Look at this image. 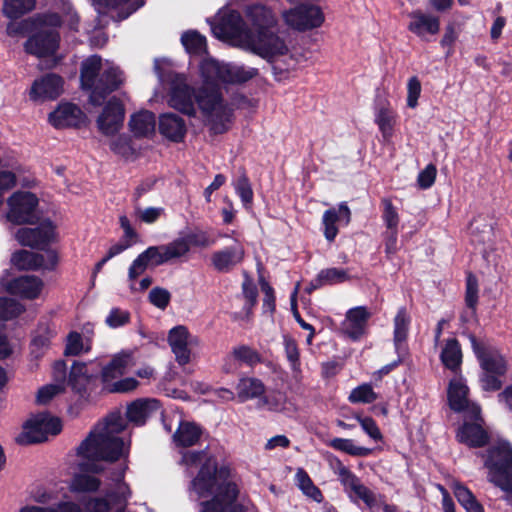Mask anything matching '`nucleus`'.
Returning <instances> with one entry per match:
<instances>
[{"label": "nucleus", "mask_w": 512, "mask_h": 512, "mask_svg": "<svg viewBox=\"0 0 512 512\" xmlns=\"http://www.w3.org/2000/svg\"><path fill=\"white\" fill-rule=\"evenodd\" d=\"M126 428V421L119 413L110 414L98 423L77 448L78 456L84 462L79 463L81 470L101 473L106 468L99 461H119L117 468L109 469L106 497L113 506H126L132 491L124 481L128 469L127 458L130 442L120 437Z\"/></svg>", "instance_id": "1"}, {"label": "nucleus", "mask_w": 512, "mask_h": 512, "mask_svg": "<svg viewBox=\"0 0 512 512\" xmlns=\"http://www.w3.org/2000/svg\"><path fill=\"white\" fill-rule=\"evenodd\" d=\"M211 29L217 38L268 61H274L290 51L287 41L272 29L253 33L237 11L221 12L218 22L211 24Z\"/></svg>", "instance_id": "2"}, {"label": "nucleus", "mask_w": 512, "mask_h": 512, "mask_svg": "<svg viewBox=\"0 0 512 512\" xmlns=\"http://www.w3.org/2000/svg\"><path fill=\"white\" fill-rule=\"evenodd\" d=\"M224 65L213 58H205L199 65L202 87L197 92V106L207 119L214 133L228 130L233 110L224 101L218 83L224 80Z\"/></svg>", "instance_id": "3"}, {"label": "nucleus", "mask_w": 512, "mask_h": 512, "mask_svg": "<svg viewBox=\"0 0 512 512\" xmlns=\"http://www.w3.org/2000/svg\"><path fill=\"white\" fill-rule=\"evenodd\" d=\"M124 82L122 72L108 61L91 56L81 66V83L84 89L91 91L90 102L100 105L107 94L118 89Z\"/></svg>", "instance_id": "4"}, {"label": "nucleus", "mask_w": 512, "mask_h": 512, "mask_svg": "<svg viewBox=\"0 0 512 512\" xmlns=\"http://www.w3.org/2000/svg\"><path fill=\"white\" fill-rule=\"evenodd\" d=\"M181 463L186 467L201 464L199 473L191 482V489L199 498L209 497L229 483L221 480V475L217 472L216 461L209 457L204 450L185 452L182 455Z\"/></svg>", "instance_id": "5"}, {"label": "nucleus", "mask_w": 512, "mask_h": 512, "mask_svg": "<svg viewBox=\"0 0 512 512\" xmlns=\"http://www.w3.org/2000/svg\"><path fill=\"white\" fill-rule=\"evenodd\" d=\"M484 466L488 479L504 493L505 501L512 505V448L507 441H498L487 451Z\"/></svg>", "instance_id": "6"}, {"label": "nucleus", "mask_w": 512, "mask_h": 512, "mask_svg": "<svg viewBox=\"0 0 512 512\" xmlns=\"http://www.w3.org/2000/svg\"><path fill=\"white\" fill-rule=\"evenodd\" d=\"M158 76L161 82L167 81L170 85L169 106L188 116H195L197 93L188 85L186 77L176 73H169L167 79L162 74Z\"/></svg>", "instance_id": "7"}, {"label": "nucleus", "mask_w": 512, "mask_h": 512, "mask_svg": "<svg viewBox=\"0 0 512 512\" xmlns=\"http://www.w3.org/2000/svg\"><path fill=\"white\" fill-rule=\"evenodd\" d=\"M62 429L60 420L48 413H39L29 418L23 425V431L18 436L20 444L43 442L50 435H57Z\"/></svg>", "instance_id": "8"}, {"label": "nucleus", "mask_w": 512, "mask_h": 512, "mask_svg": "<svg viewBox=\"0 0 512 512\" xmlns=\"http://www.w3.org/2000/svg\"><path fill=\"white\" fill-rule=\"evenodd\" d=\"M39 200L28 191L14 192L7 199L6 219L13 224H30L37 219Z\"/></svg>", "instance_id": "9"}, {"label": "nucleus", "mask_w": 512, "mask_h": 512, "mask_svg": "<svg viewBox=\"0 0 512 512\" xmlns=\"http://www.w3.org/2000/svg\"><path fill=\"white\" fill-rule=\"evenodd\" d=\"M335 473L352 501H363L370 509L382 503V496L366 487L342 462L337 461Z\"/></svg>", "instance_id": "10"}, {"label": "nucleus", "mask_w": 512, "mask_h": 512, "mask_svg": "<svg viewBox=\"0 0 512 512\" xmlns=\"http://www.w3.org/2000/svg\"><path fill=\"white\" fill-rule=\"evenodd\" d=\"M285 24L295 30L305 31L320 27L324 22L321 9L314 5H302L282 12Z\"/></svg>", "instance_id": "11"}, {"label": "nucleus", "mask_w": 512, "mask_h": 512, "mask_svg": "<svg viewBox=\"0 0 512 512\" xmlns=\"http://www.w3.org/2000/svg\"><path fill=\"white\" fill-rule=\"evenodd\" d=\"M469 388L465 379L457 375L449 382L447 397L449 407L455 412H463L464 415L478 416L480 407L468 398Z\"/></svg>", "instance_id": "12"}, {"label": "nucleus", "mask_w": 512, "mask_h": 512, "mask_svg": "<svg viewBox=\"0 0 512 512\" xmlns=\"http://www.w3.org/2000/svg\"><path fill=\"white\" fill-rule=\"evenodd\" d=\"M168 343L178 364L186 365L191 359V349L199 344V339L179 325L169 331Z\"/></svg>", "instance_id": "13"}, {"label": "nucleus", "mask_w": 512, "mask_h": 512, "mask_svg": "<svg viewBox=\"0 0 512 512\" xmlns=\"http://www.w3.org/2000/svg\"><path fill=\"white\" fill-rule=\"evenodd\" d=\"M64 91V81L56 74H46L34 80L29 97L35 102L55 100Z\"/></svg>", "instance_id": "14"}, {"label": "nucleus", "mask_w": 512, "mask_h": 512, "mask_svg": "<svg viewBox=\"0 0 512 512\" xmlns=\"http://www.w3.org/2000/svg\"><path fill=\"white\" fill-rule=\"evenodd\" d=\"M470 341L474 353L476 354L482 371L504 375L507 371V362L500 352L477 341L474 336H470Z\"/></svg>", "instance_id": "15"}, {"label": "nucleus", "mask_w": 512, "mask_h": 512, "mask_svg": "<svg viewBox=\"0 0 512 512\" xmlns=\"http://www.w3.org/2000/svg\"><path fill=\"white\" fill-rule=\"evenodd\" d=\"M211 496V500L201 502L200 512H244L242 506L235 502L237 488L233 483H228Z\"/></svg>", "instance_id": "16"}, {"label": "nucleus", "mask_w": 512, "mask_h": 512, "mask_svg": "<svg viewBox=\"0 0 512 512\" xmlns=\"http://www.w3.org/2000/svg\"><path fill=\"white\" fill-rule=\"evenodd\" d=\"M15 238L23 246L42 248L55 240V227L51 221H44L36 228L18 229Z\"/></svg>", "instance_id": "17"}, {"label": "nucleus", "mask_w": 512, "mask_h": 512, "mask_svg": "<svg viewBox=\"0 0 512 512\" xmlns=\"http://www.w3.org/2000/svg\"><path fill=\"white\" fill-rule=\"evenodd\" d=\"M59 39V34L56 31L42 28L29 37L24 47L27 53L41 58L56 52L59 46Z\"/></svg>", "instance_id": "18"}, {"label": "nucleus", "mask_w": 512, "mask_h": 512, "mask_svg": "<svg viewBox=\"0 0 512 512\" xmlns=\"http://www.w3.org/2000/svg\"><path fill=\"white\" fill-rule=\"evenodd\" d=\"M124 116L125 110L123 104L113 97L107 102L103 111L98 116V129L105 135H114L121 129Z\"/></svg>", "instance_id": "19"}, {"label": "nucleus", "mask_w": 512, "mask_h": 512, "mask_svg": "<svg viewBox=\"0 0 512 512\" xmlns=\"http://www.w3.org/2000/svg\"><path fill=\"white\" fill-rule=\"evenodd\" d=\"M465 421L458 429L456 438L469 447H481L488 441L487 431L482 426L480 413L478 416L464 415Z\"/></svg>", "instance_id": "20"}, {"label": "nucleus", "mask_w": 512, "mask_h": 512, "mask_svg": "<svg viewBox=\"0 0 512 512\" xmlns=\"http://www.w3.org/2000/svg\"><path fill=\"white\" fill-rule=\"evenodd\" d=\"M85 119L82 110L70 102H61L48 116L49 123L57 129L79 126Z\"/></svg>", "instance_id": "21"}, {"label": "nucleus", "mask_w": 512, "mask_h": 512, "mask_svg": "<svg viewBox=\"0 0 512 512\" xmlns=\"http://www.w3.org/2000/svg\"><path fill=\"white\" fill-rule=\"evenodd\" d=\"M135 365L136 359L133 350H122L114 354L101 370L102 383L122 377Z\"/></svg>", "instance_id": "22"}, {"label": "nucleus", "mask_w": 512, "mask_h": 512, "mask_svg": "<svg viewBox=\"0 0 512 512\" xmlns=\"http://www.w3.org/2000/svg\"><path fill=\"white\" fill-rule=\"evenodd\" d=\"M244 13L245 17L254 28L253 33H259V30L265 31L272 29L278 23L276 13L270 7L260 3L247 5Z\"/></svg>", "instance_id": "23"}, {"label": "nucleus", "mask_w": 512, "mask_h": 512, "mask_svg": "<svg viewBox=\"0 0 512 512\" xmlns=\"http://www.w3.org/2000/svg\"><path fill=\"white\" fill-rule=\"evenodd\" d=\"M370 316V312L364 306H358L348 310L341 324L342 333L353 340H358L364 335Z\"/></svg>", "instance_id": "24"}, {"label": "nucleus", "mask_w": 512, "mask_h": 512, "mask_svg": "<svg viewBox=\"0 0 512 512\" xmlns=\"http://www.w3.org/2000/svg\"><path fill=\"white\" fill-rule=\"evenodd\" d=\"M245 257L244 246L237 240L233 245L216 251L211 255V262L214 268L220 272H228L240 264Z\"/></svg>", "instance_id": "25"}, {"label": "nucleus", "mask_w": 512, "mask_h": 512, "mask_svg": "<svg viewBox=\"0 0 512 512\" xmlns=\"http://www.w3.org/2000/svg\"><path fill=\"white\" fill-rule=\"evenodd\" d=\"M43 288L42 281L36 276L25 275L5 284V289L12 295L24 299L37 298Z\"/></svg>", "instance_id": "26"}, {"label": "nucleus", "mask_w": 512, "mask_h": 512, "mask_svg": "<svg viewBox=\"0 0 512 512\" xmlns=\"http://www.w3.org/2000/svg\"><path fill=\"white\" fill-rule=\"evenodd\" d=\"M350 220L351 212L346 203H341L338 209L331 208L326 210L322 217L325 238L332 242L338 234L337 223L343 222L345 225H348Z\"/></svg>", "instance_id": "27"}, {"label": "nucleus", "mask_w": 512, "mask_h": 512, "mask_svg": "<svg viewBox=\"0 0 512 512\" xmlns=\"http://www.w3.org/2000/svg\"><path fill=\"white\" fill-rule=\"evenodd\" d=\"M408 29L420 38L427 34L435 35L440 30V20L437 16L426 14L420 10L413 11L410 15Z\"/></svg>", "instance_id": "28"}, {"label": "nucleus", "mask_w": 512, "mask_h": 512, "mask_svg": "<svg viewBox=\"0 0 512 512\" xmlns=\"http://www.w3.org/2000/svg\"><path fill=\"white\" fill-rule=\"evenodd\" d=\"M374 121L384 140L388 141L393 136L394 126L397 121V114L392 109L389 101L384 100L376 104Z\"/></svg>", "instance_id": "29"}, {"label": "nucleus", "mask_w": 512, "mask_h": 512, "mask_svg": "<svg viewBox=\"0 0 512 512\" xmlns=\"http://www.w3.org/2000/svg\"><path fill=\"white\" fill-rule=\"evenodd\" d=\"M159 131L165 138L180 142L186 134V124L180 116L165 113L159 117Z\"/></svg>", "instance_id": "30"}, {"label": "nucleus", "mask_w": 512, "mask_h": 512, "mask_svg": "<svg viewBox=\"0 0 512 512\" xmlns=\"http://www.w3.org/2000/svg\"><path fill=\"white\" fill-rule=\"evenodd\" d=\"M94 365V362H75L71 366L68 382L74 390L79 392L84 390L97 375V368L92 367Z\"/></svg>", "instance_id": "31"}, {"label": "nucleus", "mask_w": 512, "mask_h": 512, "mask_svg": "<svg viewBox=\"0 0 512 512\" xmlns=\"http://www.w3.org/2000/svg\"><path fill=\"white\" fill-rule=\"evenodd\" d=\"M128 126L135 137H150L155 133V115L147 110L134 113L129 119Z\"/></svg>", "instance_id": "32"}, {"label": "nucleus", "mask_w": 512, "mask_h": 512, "mask_svg": "<svg viewBox=\"0 0 512 512\" xmlns=\"http://www.w3.org/2000/svg\"><path fill=\"white\" fill-rule=\"evenodd\" d=\"M202 435L201 428L193 422L181 421L173 434V443L177 447L196 445Z\"/></svg>", "instance_id": "33"}, {"label": "nucleus", "mask_w": 512, "mask_h": 512, "mask_svg": "<svg viewBox=\"0 0 512 512\" xmlns=\"http://www.w3.org/2000/svg\"><path fill=\"white\" fill-rule=\"evenodd\" d=\"M158 408V401L155 399H137L128 405L126 415L129 421L141 425Z\"/></svg>", "instance_id": "34"}, {"label": "nucleus", "mask_w": 512, "mask_h": 512, "mask_svg": "<svg viewBox=\"0 0 512 512\" xmlns=\"http://www.w3.org/2000/svg\"><path fill=\"white\" fill-rule=\"evenodd\" d=\"M43 22L46 26L66 25L70 30L77 31L79 25V16L72 5L64 2L61 7V16L58 14H47L44 16Z\"/></svg>", "instance_id": "35"}, {"label": "nucleus", "mask_w": 512, "mask_h": 512, "mask_svg": "<svg viewBox=\"0 0 512 512\" xmlns=\"http://www.w3.org/2000/svg\"><path fill=\"white\" fill-rule=\"evenodd\" d=\"M222 73H224V84H241L254 78L258 70L244 65L225 63Z\"/></svg>", "instance_id": "36"}, {"label": "nucleus", "mask_w": 512, "mask_h": 512, "mask_svg": "<svg viewBox=\"0 0 512 512\" xmlns=\"http://www.w3.org/2000/svg\"><path fill=\"white\" fill-rule=\"evenodd\" d=\"M232 360L244 363L249 366H253L261 361L260 354L250 346L239 345L232 349L231 353L226 358V364L223 369L229 373L232 371L231 365L228 363Z\"/></svg>", "instance_id": "37"}, {"label": "nucleus", "mask_w": 512, "mask_h": 512, "mask_svg": "<svg viewBox=\"0 0 512 512\" xmlns=\"http://www.w3.org/2000/svg\"><path fill=\"white\" fill-rule=\"evenodd\" d=\"M440 357L446 368L456 371L462 363V351L458 341L456 339L447 340Z\"/></svg>", "instance_id": "38"}, {"label": "nucleus", "mask_w": 512, "mask_h": 512, "mask_svg": "<svg viewBox=\"0 0 512 512\" xmlns=\"http://www.w3.org/2000/svg\"><path fill=\"white\" fill-rule=\"evenodd\" d=\"M237 396L241 402L256 398L264 393L263 383L256 378L243 377L237 384Z\"/></svg>", "instance_id": "39"}, {"label": "nucleus", "mask_w": 512, "mask_h": 512, "mask_svg": "<svg viewBox=\"0 0 512 512\" xmlns=\"http://www.w3.org/2000/svg\"><path fill=\"white\" fill-rule=\"evenodd\" d=\"M101 480L89 474L74 475L69 483V490L73 493H93L99 490Z\"/></svg>", "instance_id": "40"}, {"label": "nucleus", "mask_w": 512, "mask_h": 512, "mask_svg": "<svg viewBox=\"0 0 512 512\" xmlns=\"http://www.w3.org/2000/svg\"><path fill=\"white\" fill-rule=\"evenodd\" d=\"M11 261L15 267L21 270H33L44 267L43 256L27 250L14 253Z\"/></svg>", "instance_id": "41"}, {"label": "nucleus", "mask_w": 512, "mask_h": 512, "mask_svg": "<svg viewBox=\"0 0 512 512\" xmlns=\"http://www.w3.org/2000/svg\"><path fill=\"white\" fill-rule=\"evenodd\" d=\"M36 6V0H4L2 12L10 19H17L32 11Z\"/></svg>", "instance_id": "42"}, {"label": "nucleus", "mask_w": 512, "mask_h": 512, "mask_svg": "<svg viewBox=\"0 0 512 512\" xmlns=\"http://www.w3.org/2000/svg\"><path fill=\"white\" fill-rule=\"evenodd\" d=\"M327 444L335 450L355 457H365L372 452L370 448L358 446L352 439L347 438H334L331 439Z\"/></svg>", "instance_id": "43"}, {"label": "nucleus", "mask_w": 512, "mask_h": 512, "mask_svg": "<svg viewBox=\"0 0 512 512\" xmlns=\"http://www.w3.org/2000/svg\"><path fill=\"white\" fill-rule=\"evenodd\" d=\"M454 495L467 512H483L481 504L472 492L460 483L453 484Z\"/></svg>", "instance_id": "44"}, {"label": "nucleus", "mask_w": 512, "mask_h": 512, "mask_svg": "<svg viewBox=\"0 0 512 512\" xmlns=\"http://www.w3.org/2000/svg\"><path fill=\"white\" fill-rule=\"evenodd\" d=\"M295 480L297 487L303 492L304 495L316 502L322 501L323 496L321 491L314 485L309 475L302 468L297 470L295 474Z\"/></svg>", "instance_id": "45"}, {"label": "nucleus", "mask_w": 512, "mask_h": 512, "mask_svg": "<svg viewBox=\"0 0 512 512\" xmlns=\"http://www.w3.org/2000/svg\"><path fill=\"white\" fill-rule=\"evenodd\" d=\"M91 350L89 339H84L78 332H70L66 338L65 355L78 356Z\"/></svg>", "instance_id": "46"}, {"label": "nucleus", "mask_w": 512, "mask_h": 512, "mask_svg": "<svg viewBox=\"0 0 512 512\" xmlns=\"http://www.w3.org/2000/svg\"><path fill=\"white\" fill-rule=\"evenodd\" d=\"M53 336V331L47 326L40 327L32 341H31V353L35 357H39L49 347L50 340Z\"/></svg>", "instance_id": "47"}, {"label": "nucleus", "mask_w": 512, "mask_h": 512, "mask_svg": "<svg viewBox=\"0 0 512 512\" xmlns=\"http://www.w3.org/2000/svg\"><path fill=\"white\" fill-rule=\"evenodd\" d=\"M181 42L188 53L201 54L206 51V39L197 31H187L181 37Z\"/></svg>", "instance_id": "48"}, {"label": "nucleus", "mask_w": 512, "mask_h": 512, "mask_svg": "<svg viewBox=\"0 0 512 512\" xmlns=\"http://www.w3.org/2000/svg\"><path fill=\"white\" fill-rule=\"evenodd\" d=\"M102 384L103 388L110 393H128L136 390L139 386V382L133 377H120Z\"/></svg>", "instance_id": "49"}, {"label": "nucleus", "mask_w": 512, "mask_h": 512, "mask_svg": "<svg viewBox=\"0 0 512 512\" xmlns=\"http://www.w3.org/2000/svg\"><path fill=\"white\" fill-rule=\"evenodd\" d=\"M409 324L410 316L405 308H400L394 318V341L396 344L406 339Z\"/></svg>", "instance_id": "50"}, {"label": "nucleus", "mask_w": 512, "mask_h": 512, "mask_svg": "<svg viewBox=\"0 0 512 512\" xmlns=\"http://www.w3.org/2000/svg\"><path fill=\"white\" fill-rule=\"evenodd\" d=\"M283 345L287 360L293 372H300V353L296 341L285 335L283 337Z\"/></svg>", "instance_id": "51"}, {"label": "nucleus", "mask_w": 512, "mask_h": 512, "mask_svg": "<svg viewBox=\"0 0 512 512\" xmlns=\"http://www.w3.org/2000/svg\"><path fill=\"white\" fill-rule=\"evenodd\" d=\"M377 399V394L369 384H362L354 388L348 397L351 403L369 404Z\"/></svg>", "instance_id": "52"}, {"label": "nucleus", "mask_w": 512, "mask_h": 512, "mask_svg": "<svg viewBox=\"0 0 512 512\" xmlns=\"http://www.w3.org/2000/svg\"><path fill=\"white\" fill-rule=\"evenodd\" d=\"M318 282H321L323 286L342 283L348 280V275L345 270L339 268H328L319 272Z\"/></svg>", "instance_id": "53"}, {"label": "nucleus", "mask_w": 512, "mask_h": 512, "mask_svg": "<svg viewBox=\"0 0 512 512\" xmlns=\"http://www.w3.org/2000/svg\"><path fill=\"white\" fill-rule=\"evenodd\" d=\"M163 246L168 262L181 258L189 252L187 243L182 237L177 238L168 244H164Z\"/></svg>", "instance_id": "54"}, {"label": "nucleus", "mask_w": 512, "mask_h": 512, "mask_svg": "<svg viewBox=\"0 0 512 512\" xmlns=\"http://www.w3.org/2000/svg\"><path fill=\"white\" fill-rule=\"evenodd\" d=\"M164 214L162 207H146L142 208L138 205L134 208L135 217L143 223L153 224Z\"/></svg>", "instance_id": "55"}, {"label": "nucleus", "mask_w": 512, "mask_h": 512, "mask_svg": "<svg viewBox=\"0 0 512 512\" xmlns=\"http://www.w3.org/2000/svg\"><path fill=\"white\" fill-rule=\"evenodd\" d=\"M354 418L358 421L362 430L374 441H381L383 439L382 433L376 424L375 420L368 416L355 414Z\"/></svg>", "instance_id": "56"}, {"label": "nucleus", "mask_w": 512, "mask_h": 512, "mask_svg": "<svg viewBox=\"0 0 512 512\" xmlns=\"http://www.w3.org/2000/svg\"><path fill=\"white\" fill-rule=\"evenodd\" d=\"M234 188L245 206L251 204L253 200V191L249 179L245 174L239 176V178L234 182Z\"/></svg>", "instance_id": "57"}, {"label": "nucleus", "mask_w": 512, "mask_h": 512, "mask_svg": "<svg viewBox=\"0 0 512 512\" xmlns=\"http://www.w3.org/2000/svg\"><path fill=\"white\" fill-rule=\"evenodd\" d=\"M465 302L472 310H475L478 303V280L471 273L467 275L466 279Z\"/></svg>", "instance_id": "58"}, {"label": "nucleus", "mask_w": 512, "mask_h": 512, "mask_svg": "<svg viewBox=\"0 0 512 512\" xmlns=\"http://www.w3.org/2000/svg\"><path fill=\"white\" fill-rule=\"evenodd\" d=\"M110 148L116 154L125 157H128L134 153L129 136L124 134L119 135L116 138L112 139L110 142Z\"/></svg>", "instance_id": "59"}, {"label": "nucleus", "mask_w": 512, "mask_h": 512, "mask_svg": "<svg viewBox=\"0 0 512 512\" xmlns=\"http://www.w3.org/2000/svg\"><path fill=\"white\" fill-rule=\"evenodd\" d=\"M23 306L13 299L0 298V319H10L19 315Z\"/></svg>", "instance_id": "60"}, {"label": "nucleus", "mask_w": 512, "mask_h": 512, "mask_svg": "<svg viewBox=\"0 0 512 512\" xmlns=\"http://www.w3.org/2000/svg\"><path fill=\"white\" fill-rule=\"evenodd\" d=\"M383 221L387 231L398 230L399 215L390 200H384Z\"/></svg>", "instance_id": "61"}, {"label": "nucleus", "mask_w": 512, "mask_h": 512, "mask_svg": "<svg viewBox=\"0 0 512 512\" xmlns=\"http://www.w3.org/2000/svg\"><path fill=\"white\" fill-rule=\"evenodd\" d=\"M86 512H110L112 503L106 496L90 497L84 502Z\"/></svg>", "instance_id": "62"}, {"label": "nucleus", "mask_w": 512, "mask_h": 512, "mask_svg": "<svg viewBox=\"0 0 512 512\" xmlns=\"http://www.w3.org/2000/svg\"><path fill=\"white\" fill-rule=\"evenodd\" d=\"M421 83L416 76L410 77L407 82V106L414 109L418 105L421 94Z\"/></svg>", "instance_id": "63"}, {"label": "nucleus", "mask_w": 512, "mask_h": 512, "mask_svg": "<svg viewBox=\"0 0 512 512\" xmlns=\"http://www.w3.org/2000/svg\"><path fill=\"white\" fill-rule=\"evenodd\" d=\"M130 320V313L126 310L113 308L106 317V324L110 328H118L126 325Z\"/></svg>", "instance_id": "64"}]
</instances>
